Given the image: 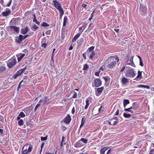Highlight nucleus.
Masks as SVG:
<instances>
[{
  "label": "nucleus",
  "instance_id": "46",
  "mask_svg": "<svg viewBox=\"0 0 154 154\" xmlns=\"http://www.w3.org/2000/svg\"><path fill=\"white\" fill-rule=\"evenodd\" d=\"M77 97V94L76 92H74V94H73L72 98H75Z\"/></svg>",
  "mask_w": 154,
  "mask_h": 154
},
{
  "label": "nucleus",
  "instance_id": "13",
  "mask_svg": "<svg viewBox=\"0 0 154 154\" xmlns=\"http://www.w3.org/2000/svg\"><path fill=\"white\" fill-rule=\"evenodd\" d=\"M85 144L82 143L80 140H79L76 142L74 144V146L75 147L79 148L81 147L82 146H84Z\"/></svg>",
  "mask_w": 154,
  "mask_h": 154
},
{
  "label": "nucleus",
  "instance_id": "44",
  "mask_svg": "<svg viewBox=\"0 0 154 154\" xmlns=\"http://www.w3.org/2000/svg\"><path fill=\"white\" fill-rule=\"evenodd\" d=\"M51 30H47L45 32V34L48 35H50L51 34Z\"/></svg>",
  "mask_w": 154,
  "mask_h": 154
},
{
  "label": "nucleus",
  "instance_id": "47",
  "mask_svg": "<svg viewBox=\"0 0 154 154\" xmlns=\"http://www.w3.org/2000/svg\"><path fill=\"white\" fill-rule=\"evenodd\" d=\"M32 28L35 30L38 29L39 28L38 27L35 25H33L32 26Z\"/></svg>",
  "mask_w": 154,
  "mask_h": 154
},
{
  "label": "nucleus",
  "instance_id": "42",
  "mask_svg": "<svg viewBox=\"0 0 154 154\" xmlns=\"http://www.w3.org/2000/svg\"><path fill=\"white\" fill-rule=\"evenodd\" d=\"M19 76H20L16 72L13 75V77L14 79H16Z\"/></svg>",
  "mask_w": 154,
  "mask_h": 154
},
{
  "label": "nucleus",
  "instance_id": "59",
  "mask_svg": "<svg viewBox=\"0 0 154 154\" xmlns=\"http://www.w3.org/2000/svg\"><path fill=\"white\" fill-rule=\"evenodd\" d=\"M26 125L27 126H29L30 125V121H28L26 122Z\"/></svg>",
  "mask_w": 154,
  "mask_h": 154
},
{
  "label": "nucleus",
  "instance_id": "22",
  "mask_svg": "<svg viewBox=\"0 0 154 154\" xmlns=\"http://www.w3.org/2000/svg\"><path fill=\"white\" fill-rule=\"evenodd\" d=\"M26 68L24 69H21L18 71L16 73L19 75L20 76L21 74L25 70Z\"/></svg>",
  "mask_w": 154,
  "mask_h": 154
},
{
  "label": "nucleus",
  "instance_id": "2",
  "mask_svg": "<svg viewBox=\"0 0 154 154\" xmlns=\"http://www.w3.org/2000/svg\"><path fill=\"white\" fill-rule=\"evenodd\" d=\"M32 149V146L29 143H26L23 146L22 149V153L23 154H27Z\"/></svg>",
  "mask_w": 154,
  "mask_h": 154
},
{
  "label": "nucleus",
  "instance_id": "10",
  "mask_svg": "<svg viewBox=\"0 0 154 154\" xmlns=\"http://www.w3.org/2000/svg\"><path fill=\"white\" fill-rule=\"evenodd\" d=\"M71 120L70 116L69 114L67 115L63 120V121L66 124L69 123Z\"/></svg>",
  "mask_w": 154,
  "mask_h": 154
},
{
  "label": "nucleus",
  "instance_id": "18",
  "mask_svg": "<svg viewBox=\"0 0 154 154\" xmlns=\"http://www.w3.org/2000/svg\"><path fill=\"white\" fill-rule=\"evenodd\" d=\"M29 81V79L28 78H26V77L24 78L22 80L21 82L22 83H23V85L28 84Z\"/></svg>",
  "mask_w": 154,
  "mask_h": 154
},
{
  "label": "nucleus",
  "instance_id": "33",
  "mask_svg": "<svg viewBox=\"0 0 154 154\" xmlns=\"http://www.w3.org/2000/svg\"><path fill=\"white\" fill-rule=\"evenodd\" d=\"M80 140L81 142H83L84 144L87 143L88 142V140L85 138H82Z\"/></svg>",
  "mask_w": 154,
  "mask_h": 154
},
{
  "label": "nucleus",
  "instance_id": "24",
  "mask_svg": "<svg viewBox=\"0 0 154 154\" xmlns=\"http://www.w3.org/2000/svg\"><path fill=\"white\" fill-rule=\"evenodd\" d=\"M25 55V54L21 53L19 55H18L19 57L17 58L18 61H19Z\"/></svg>",
  "mask_w": 154,
  "mask_h": 154
},
{
  "label": "nucleus",
  "instance_id": "40",
  "mask_svg": "<svg viewBox=\"0 0 154 154\" xmlns=\"http://www.w3.org/2000/svg\"><path fill=\"white\" fill-rule=\"evenodd\" d=\"M19 116L21 118H24L25 116V115L23 112H21L20 113Z\"/></svg>",
  "mask_w": 154,
  "mask_h": 154
},
{
  "label": "nucleus",
  "instance_id": "55",
  "mask_svg": "<svg viewBox=\"0 0 154 154\" xmlns=\"http://www.w3.org/2000/svg\"><path fill=\"white\" fill-rule=\"evenodd\" d=\"M47 139V137H41V140H42V141H44V140H46Z\"/></svg>",
  "mask_w": 154,
  "mask_h": 154
},
{
  "label": "nucleus",
  "instance_id": "62",
  "mask_svg": "<svg viewBox=\"0 0 154 154\" xmlns=\"http://www.w3.org/2000/svg\"><path fill=\"white\" fill-rule=\"evenodd\" d=\"M64 139H65V137H64V136H63L62 137V140H61V142H62V143H64L65 142H64Z\"/></svg>",
  "mask_w": 154,
  "mask_h": 154
},
{
  "label": "nucleus",
  "instance_id": "58",
  "mask_svg": "<svg viewBox=\"0 0 154 154\" xmlns=\"http://www.w3.org/2000/svg\"><path fill=\"white\" fill-rule=\"evenodd\" d=\"M99 73L100 72H97L95 73V75L97 76H99Z\"/></svg>",
  "mask_w": 154,
  "mask_h": 154
},
{
  "label": "nucleus",
  "instance_id": "32",
  "mask_svg": "<svg viewBox=\"0 0 154 154\" xmlns=\"http://www.w3.org/2000/svg\"><path fill=\"white\" fill-rule=\"evenodd\" d=\"M30 107H27L25 108L24 109V112L26 113L27 112V113L29 112H30Z\"/></svg>",
  "mask_w": 154,
  "mask_h": 154
},
{
  "label": "nucleus",
  "instance_id": "56",
  "mask_svg": "<svg viewBox=\"0 0 154 154\" xmlns=\"http://www.w3.org/2000/svg\"><path fill=\"white\" fill-rule=\"evenodd\" d=\"M154 152V149H151L150 150L149 153L151 154H154L153 152Z\"/></svg>",
  "mask_w": 154,
  "mask_h": 154
},
{
  "label": "nucleus",
  "instance_id": "61",
  "mask_svg": "<svg viewBox=\"0 0 154 154\" xmlns=\"http://www.w3.org/2000/svg\"><path fill=\"white\" fill-rule=\"evenodd\" d=\"M119 110L118 109L117 110V111H116V113L115 114V115H116V116L118 115V114H119Z\"/></svg>",
  "mask_w": 154,
  "mask_h": 154
},
{
  "label": "nucleus",
  "instance_id": "11",
  "mask_svg": "<svg viewBox=\"0 0 154 154\" xmlns=\"http://www.w3.org/2000/svg\"><path fill=\"white\" fill-rule=\"evenodd\" d=\"M142 71H138V75L137 76L135 77L134 79V80L137 81H139L141 79H142Z\"/></svg>",
  "mask_w": 154,
  "mask_h": 154
},
{
  "label": "nucleus",
  "instance_id": "57",
  "mask_svg": "<svg viewBox=\"0 0 154 154\" xmlns=\"http://www.w3.org/2000/svg\"><path fill=\"white\" fill-rule=\"evenodd\" d=\"M16 4H14L13 5L12 9L13 10L15 9L16 8Z\"/></svg>",
  "mask_w": 154,
  "mask_h": 154
},
{
  "label": "nucleus",
  "instance_id": "39",
  "mask_svg": "<svg viewBox=\"0 0 154 154\" xmlns=\"http://www.w3.org/2000/svg\"><path fill=\"white\" fill-rule=\"evenodd\" d=\"M140 10H146L147 8L145 6H143L142 5H140Z\"/></svg>",
  "mask_w": 154,
  "mask_h": 154
},
{
  "label": "nucleus",
  "instance_id": "3",
  "mask_svg": "<svg viewBox=\"0 0 154 154\" xmlns=\"http://www.w3.org/2000/svg\"><path fill=\"white\" fill-rule=\"evenodd\" d=\"M126 76L130 78H134L136 75L135 71L131 67H128L126 68Z\"/></svg>",
  "mask_w": 154,
  "mask_h": 154
},
{
  "label": "nucleus",
  "instance_id": "53",
  "mask_svg": "<svg viewBox=\"0 0 154 154\" xmlns=\"http://www.w3.org/2000/svg\"><path fill=\"white\" fill-rule=\"evenodd\" d=\"M140 65L141 66H143V64L142 62V60H140Z\"/></svg>",
  "mask_w": 154,
  "mask_h": 154
},
{
  "label": "nucleus",
  "instance_id": "9",
  "mask_svg": "<svg viewBox=\"0 0 154 154\" xmlns=\"http://www.w3.org/2000/svg\"><path fill=\"white\" fill-rule=\"evenodd\" d=\"M53 4L54 6L58 10H63L61 8V6L59 2H57L56 0H53Z\"/></svg>",
  "mask_w": 154,
  "mask_h": 154
},
{
  "label": "nucleus",
  "instance_id": "25",
  "mask_svg": "<svg viewBox=\"0 0 154 154\" xmlns=\"http://www.w3.org/2000/svg\"><path fill=\"white\" fill-rule=\"evenodd\" d=\"M28 30V28L26 27L25 28L22 29L21 33L22 34L25 35L27 33Z\"/></svg>",
  "mask_w": 154,
  "mask_h": 154
},
{
  "label": "nucleus",
  "instance_id": "21",
  "mask_svg": "<svg viewBox=\"0 0 154 154\" xmlns=\"http://www.w3.org/2000/svg\"><path fill=\"white\" fill-rule=\"evenodd\" d=\"M86 117L85 116H83L82 117L81 120V124L80 126V128L82 127L84 125L86 120Z\"/></svg>",
  "mask_w": 154,
  "mask_h": 154
},
{
  "label": "nucleus",
  "instance_id": "15",
  "mask_svg": "<svg viewBox=\"0 0 154 154\" xmlns=\"http://www.w3.org/2000/svg\"><path fill=\"white\" fill-rule=\"evenodd\" d=\"M24 40V39L23 36L21 35H20L19 36V38H17L16 39V41L17 43H20Z\"/></svg>",
  "mask_w": 154,
  "mask_h": 154
},
{
  "label": "nucleus",
  "instance_id": "41",
  "mask_svg": "<svg viewBox=\"0 0 154 154\" xmlns=\"http://www.w3.org/2000/svg\"><path fill=\"white\" fill-rule=\"evenodd\" d=\"M104 109V108L103 106H101L98 109V111L99 112H102Z\"/></svg>",
  "mask_w": 154,
  "mask_h": 154
},
{
  "label": "nucleus",
  "instance_id": "50",
  "mask_svg": "<svg viewBox=\"0 0 154 154\" xmlns=\"http://www.w3.org/2000/svg\"><path fill=\"white\" fill-rule=\"evenodd\" d=\"M47 45V44L45 43H43L42 45V47H43L45 48Z\"/></svg>",
  "mask_w": 154,
  "mask_h": 154
},
{
  "label": "nucleus",
  "instance_id": "29",
  "mask_svg": "<svg viewBox=\"0 0 154 154\" xmlns=\"http://www.w3.org/2000/svg\"><path fill=\"white\" fill-rule=\"evenodd\" d=\"M137 87L138 88H146L147 89H149L150 87L149 86L143 85H138L137 86Z\"/></svg>",
  "mask_w": 154,
  "mask_h": 154
},
{
  "label": "nucleus",
  "instance_id": "45",
  "mask_svg": "<svg viewBox=\"0 0 154 154\" xmlns=\"http://www.w3.org/2000/svg\"><path fill=\"white\" fill-rule=\"evenodd\" d=\"M119 122V120H116V121H115L112 124V125H117V123H118V122Z\"/></svg>",
  "mask_w": 154,
  "mask_h": 154
},
{
  "label": "nucleus",
  "instance_id": "31",
  "mask_svg": "<svg viewBox=\"0 0 154 154\" xmlns=\"http://www.w3.org/2000/svg\"><path fill=\"white\" fill-rule=\"evenodd\" d=\"M86 102V105L85 107V109H87L88 107L90 104L89 103V100L87 99L85 101Z\"/></svg>",
  "mask_w": 154,
  "mask_h": 154
},
{
  "label": "nucleus",
  "instance_id": "19",
  "mask_svg": "<svg viewBox=\"0 0 154 154\" xmlns=\"http://www.w3.org/2000/svg\"><path fill=\"white\" fill-rule=\"evenodd\" d=\"M108 147L107 146H105L101 148L100 150V154H104L105 152L108 149Z\"/></svg>",
  "mask_w": 154,
  "mask_h": 154
},
{
  "label": "nucleus",
  "instance_id": "27",
  "mask_svg": "<svg viewBox=\"0 0 154 154\" xmlns=\"http://www.w3.org/2000/svg\"><path fill=\"white\" fill-rule=\"evenodd\" d=\"M94 47L93 46L91 47H90L88 48V49L87 51V52H88V51L89 53H91V52H93V51H94Z\"/></svg>",
  "mask_w": 154,
  "mask_h": 154
},
{
  "label": "nucleus",
  "instance_id": "5",
  "mask_svg": "<svg viewBox=\"0 0 154 154\" xmlns=\"http://www.w3.org/2000/svg\"><path fill=\"white\" fill-rule=\"evenodd\" d=\"M102 85V82L98 79H96L94 80V83H93L92 86L93 87H98Z\"/></svg>",
  "mask_w": 154,
  "mask_h": 154
},
{
  "label": "nucleus",
  "instance_id": "52",
  "mask_svg": "<svg viewBox=\"0 0 154 154\" xmlns=\"http://www.w3.org/2000/svg\"><path fill=\"white\" fill-rule=\"evenodd\" d=\"M82 56L85 60L86 59L87 57H86V55L85 53H83L82 54Z\"/></svg>",
  "mask_w": 154,
  "mask_h": 154
},
{
  "label": "nucleus",
  "instance_id": "36",
  "mask_svg": "<svg viewBox=\"0 0 154 154\" xmlns=\"http://www.w3.org/2000/svg\"><path fill=\"white\" fill-rule=\"evenodd\" d=\"M33 21L34 22H35L38 25L39 24V22L36 20V17L35 15H34Z\"/></svg>",
  "mask_w": 154,
  "mask_h": 154
},
{
  "label": "nucleus",
  "instance_id": "23",
  "mask_svg": "<svg viewBox=\"0 0 154 154\" xmlns=\"http://www.w3.org/2000/svg\"><path fill=\"white\" fill-rule=\"evenodd\" d=\"M130 103L128 99H124L123 102V105L124 108H125L128 104Z\"/></svg>",
  "mask_w": 154,
  "mask_h": 154
},
{
  "label": "nucleus",
  "instance_id": "43",
  "mask_svg": "<svg viewBox=\"0 0 154 154\" xmlns=\"http://www.w3.org/2000/svg\"><path fill=\"white\" fill-rule=\"evenodd\" d=\"M43 26H49V25L46 22H44L42 24Z\"/></svg>",
  "mask_w": 154,
  "mask_h": 154
},
{
  "label": "nucleus",
  "instance_id": "38",
  "mask_svg": "<svg viewBox=\"0 0 154 154\" xmlns=\"http://www.w3.org/2000/svg\"><path fill=\"white\" fill-rule=\"evenodd\" d=\"M131 115L130 114H127L126 113H123V116L125 118H128L131 117Z\"/></svg>",
  "mask_w": 154,
  "mask_h": 154
},
{
  "label": "nucleus",
  "instance_id": "60",
  "mask_svg": "<svg viewBox=\"0 0 154 154\" xmlns=\"http://www.w3.org/2000/svg\"><path fill=\"white\" fill-rule=\"evenodd\" d=\"M12 0H10L9 3L7 5V6H8L9 7L10 5L11 4L12 2Z\"/></svg>",
  "mask_w": 154,
  "mask_h": 154
},
{
  "label": "nucleus",
  "instance_id": "6",
  "mask_svg": "<svg viewBox=\"0 0 154 154\" xmlns=\"http://www.w3.org/2000/svg\"><path fill=\"white\" fill-rule=\"evenodd\" d=\"M104 89V87H103L96 88L95 90V94L96 96H99L103 92Z\"/></svg>",
  "mask_w": 154,
  "mask_h": 154
},
{
  "label": "nucleus",
  "instance_id": "30",
  "mask_svg": "<svg viewBox=\"0 0 154 154\" xmlns=\"http://www.w3.org/2000/svg\"><path fill=\"white\" fill-rule=\"evenodd\" d=\"M136 105V103H134L132 104V106L130 108H129L130 109H133L134 110H136L138 108V107L137 106H136V107H135V105Z\"/></svg>",
  "mask_w": 154,
  "mask_h": 154
},
{
  "label": "nucleus",
  "instance_id": "54",
  "mask_svg": "<svg viewBox=\"0 0 154 154\" xmlns=\"http://www.w3.org/2000/svg\"><path fill=\"white\" fill-rule=\"evenodd\" d=\"M75 107H74L72 108V109L71 111V112L72 114H74L75 112Z\"/></svg>",
  "mask_w": 154,
  "mask_h": 154
},
{
  "label": "nucleus",
  "instance_id": "49",
  "mask_svg": "<svg viewBox=\"0 0 154 154\" xmlns=\"http://www.w3.org/2000/svg\"><path fill=\"white\" fill-rule=\"evenodd\" d=\"M124 111L126 112H128L131 113V112H132V111L131 110V109H130L129 108L128 109H125Z\"/></svg>",
  "mask_w": 154,
  "mask_h": 154
},
{
  "label": "nucleus",
  "instance_id": "26",
  "mask_svg": "<svg viewBox=\"0 0 154 154\" xmlns=\"http://www.w3.org/2000/svg\"><path fill=\"white\" fill-rule=\"evenodd\" d=\"M95 55V53L94 51H93V52H91L89 56V58L91 60H92Z\"/></svg>",
  "mask_w": 154,
  "mask_h": 154
},
{
  "label": "nucleus",
  "instance_id": "51",
  "mask_svg": "<svg viewBox=\"0 0 154 154\" xmlns=\"http://www.w3.org/2000/svg\"><path fill=\"white\" fill-rule=\"evenodd\" d=\"M4 121V117L3 116L0 115V121L3 122Z\"/></svg>",
  "mask_w": 154,
  "mask_h": 154
},
{
  "label": "nucleus",
  "instance_id": "34",
  "mask_svg": "<svg viewBox=\"0 0 154 154\" xmlns=\"http://www.w3.org/2000/svg\"><path fill=\"white\" fill-rule=\"evenodd\" d=\"M88 68H89L88 65L87 64H84L83 65V67L82 69V70L84 71L86 70Z\"/></svg>",
  "mask_w": 154,
  "mask_h": 154
},
{
  "label": "nucleus",
  "instance_id": "20",
  "mask_svg": "<svg viewBox=\"0 0 154 154\" xmlns=\"http://www.w3.org/2000/svg\"><path fill=\"white\" fill-rule=\"evenodd\" d=\"M122 84L126 85L127 83L128 82V79L125 77H123L122 79Z\"/></svg>",
  "mask_w": 154,
  "mask_h": 154
},
{
  "label": "nucleus",
  "instance_id": "1",
  "mask_svg": "<svg viewBox=\"0 0 154 154\" xmlns=\"http://www.w3.org/2000/svg\"><path fill=\"white\" fill-rule=\"evenodd\" d=\"M110 58H115L114 60V59H111L110 62L107 65V67L109 69H113L116 65L117 63L119 61V59L117 55H116L115 56H110L108 57Z\"/></svg>",
  "mask_w": 154,
  "mask_h": 154
},
{
  "label": "nucleus",
  "instance_id": "17",
  "mask_svg": "<svg viewBox=\"0 0 154 154\" xmlns=\"http://www.w3.org/2000/svg\"><path fill=\"white\" fill-rule=\"evenodd\" d=\"M134 56H131V57L130 60H128L127 62V65H131L132 66V64H134V62L133 61Z\"/></svg>",
  "mask_w": 154,
  "mask_h": 154
},
{
  "label": "nucleus",
  "instance_id": "63",
  "mask_svg": "<svg viewBox=\"0 0 154 154\" xmlns=\"http://www.w3.org/2000/svg\"><path fill=\"white\" fill-rule=\"evenodd\" d=\"M54 54H52V56L51 57V61H52L53 62H54Z\"/></svg>",
  "mask_w": 154,
  "mask_h": 154
},
{
  "label": "nucleus",
  "instance_id": "12",
  "mask_svg": "<svg viewBox=\"0 0 154 154\" xmlns=\"http://www.w3.org/2000/svg\"><path fill=\"white\" fill-rule=\"evenodd\" d=\"M84 29L81 31V33H78L75 35L73 38L72 39V42L73 43L75 42L77 39L79 37L82 32H83Z\"/></svg>",
  "mask_w": 154,
  "mask_h": 154
},
{
  "label": "nucleus",
  "instance_id": "35",
  "mask_svg": "<svg viewBox=\"0 0 154 154\" xmlns=\"http://www.w3.org/2000/svg\"><path fill=\"white\" fill-rule=\"evenodd\" d=\"M60 12V19H61L62 16L64 14L63 10H59Z\"/></svg>",
  "mask_w": 154,
  "mask_h": 154
},
{
  "label": "nucleus",
  "instance_id": "7",
  "mask_svg": "<svg viewBox=\"0 0 154 154\" xmlns=\"http://www.w3.org/2000/svg\"><path fill=\"white\" fill-rule=\"evenodd\" d=\"M8 29L11 31H14L17 33L19 32L20 30L19 27L14 26H10L8 27Z\"/></svg>",
  "mask_w": 154,
  "mask_h": 154
},
{
  "label": "nucleus",
  "instance_id": "64",
  "mask_svg": "<svg viewBox=\"0 0 154 154\" xmlns=\"http://www.w3.org/2000/svg\"><path fill=\"white\" fill-rule=\"evenodd\" d=\"M125 66H124L123 67V68L122 69H121V70H120V72H123L125 70Z\"/></svg>",
  "mask_w": 154,
  "mask_h": 154
},
{
  "label": "nucleus",
  "instance_id": "48",
  "mask_svg": "<svg viewBox=\"0 0 154 154\" xmlns=\"http://www.w3.org/2000/svg\"><path fill=\"white\" fill-rule=\"evenodd\" d=\"M41 104L40 103H38V104H37L36 106H35V111L36 110L38 109V107L40 106V105Z\"/></svg>",
  "mask_w": 154,
  "mask_h": 154
},
{
  "label": "nucleus",
  "instance_id": "16",
  "mask_svg": "<svg viewBox=\"0 0 154 154\" xmlns=\"http://www.w3.org/2000/svg\"><path fill=\"white\" fill-rule=\"evenodd\" d=\"M10 14V10H6V11L2 12L1 14H0V16H7Z\"/></svg>",
  "mask_w": 154,
  "mask_h": 154
},
{
  "label": "nucleus",
  "instance_id": "28",
  "mask_svg": "<svg viewBox=\"0 0 154 154\" xmlns=\"http://www.w3.org/2000/svg\"><path fill=\"white\" fill-rule=\"evenodd\" d=\"M6 70V68L4 66L0 67V74H2Z\"/></svg>",
  "mask_w": 154,
  "mask_h": 154
},
{
  "label": "nucleus",
  "instance_id": "4",
  "mask_svg": "<svg viewBox=\"0 0 154 154\" xmlns=\"http://www.w3.org/2000/svg\"><path fill=\"white\" fill-rule=\"evenodd\" d=\"M16 63L17 61L16 58L13 57L8 60L7 66L9 68H11L16 64Z\"/></svg>",
  "mask_w": 154,
  "mask_h": 154
},
{
  "label": "nucleus",
  "instance_id": "37",
  "mask_svg": "<svg viewBox=\"0 0 154 154\" xmlns=\"http://www.w3.org/2000/svg\"><path fill=\"white\" fill-rule=\"evenodd\" d=\"M18 124L19 125H22L24 124L23 121V119H20L18 121Z\"/></svg>",
  "mask_w": 154,
  "mask_h": 154
},
{
  "label": "nucleus",
  "instance_id": "14",
  "mask_svg": "<svg viewBox=\"0 0 154 154\" xmlns=\"http://www.w3.org/2000/svg\"><path fill=\"white\" fill-rule=\"evenodd\" d=\"M68 20V18L66 16H64V20H63V26L62 28V30L63 29L64 30L66 27V23H67V20Z\"/></svg>",
  "mask_w": 154,
  "mask_h": 154
},
{
  "label": "nucleus",
  "instance_id": "8",
  "mask_svg": "<svg viewBox=\"0 0 154 154\" xmlns=\"http://www.w3.org/2000/svg\"><path fill=\"white\" fill-rule=\"evenodd\" d=\"M49 100L47 97H45L42 99L40 100L38 102V103L41 104H42V105H44Z\"/></svg>",
  "mask_w": 154,
  "mask_h": 154
}]
</instances>
